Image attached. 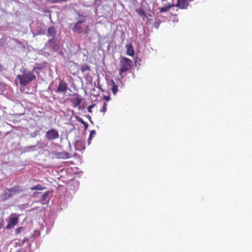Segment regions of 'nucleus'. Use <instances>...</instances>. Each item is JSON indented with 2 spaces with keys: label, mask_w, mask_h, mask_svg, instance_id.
<instances>
[{
  "label": "nucleus",
  "mask_w": 252,
  "mask_h": 252,
  "mask_svg": "<svg viewBox=\"0 0 252 252\" xmlns=\"http://www.w3.org/2000/svg\"><path fill=\"white\" fill-rule=\"evenodd\" d=\"M35 76L33 74V72L31 71L25 70L22 75L17 76V78L19 79L20 84L24 86H27L33 80L35 79Z\"/></svg>",
  "instance_id": "1"
},
{
  "label": "nucleus",
  "mask_w": 252,
  "mask_h": 252,
  "mask_svg": "<svg viewBox=\"0 0 252 252\" xmlns=\"http://www.w3.org/2000/svg\"><path fill=\"white\" fill-rule=\"evenodd\" d=\"M132 62L131 60L126 58L122 57L120 62V70L119 75L121 76V78H123L126 74H124L126 72L129 70L132 65Z\"/></svg>",
  "instance_id": "2"
},
{
  "label": "nucleus",
  "mask_w": 252,
  "mask_h": 252,
  "mask_svg": "<svg viewBox=\"0 0 252 252\" xmlns=\"http://www.w3.org/2000/svg\"><path fill=\"white\" fill-rule=\"evenodd\" d=\"M46 45L51 50L54 52H57L60 49V42L57 38L49 39L46 43Z\"/></svg>",
  "instance_id": "3"
},
{
  "label": "nucleus",
  "mask_w": 252,
  "mask_h": 252,
  "mask_svg": "<svg viewBox=\"0 0 252 252\" xmlns=\"http://www.w3.org/2000/svg\"><path fill=\"white\" fill-rule=\"evenodd\" d=\"M60 137L59 131L55 128H51L46 132L45 137L48 141L55 140Z\"/></svg>",
  "instance_id": "4"
},
{
  "label": "nucleus",
  "mask_w": 252,
  "mask_h": 252,
  "mask_svg": "<svg viewBox=\"0 0 252 252\" xmlns=\"http://www.w3.org/2000/svg\"><path fill=\"white\" fill-rule=\"evenodd\" d=\"M83 23L81 22H76L75 23H71L69 25V28L72 30L73 33L80 34L83 32Z\"/></svg>",
  "instance_id": "5"
},
{
  "label": "nucleus",
  "mask_w": 252,
  "mask_h": 252,
  "mask_svg": "<svg viewBox=\"0 0 252 252\" xmlns=\"http://www.w3.org/2000/svg\"><path fill=\"white\" fill-rule=\"evenodd\" d=\"M55 158L58 159H68L69 158V154L67 152H57L54 151L53 153Z\"/></svg>",
  "instance_id": "6"
},
{
  "label": "nucleus",
  "mask_w": 252,
  "mask_h": 252,
  "mask_svg": "<svg viewBox=\"0 0 252 252\" xmlns=\"http://www.w3.org/2000/svg\"><path fill=\"white\" fill-rule=\"evenodd\" d=\"M192 0H177V3L174 4L175 6L178 7L181 9H187L189 5V2Z\"/></svg>",
  "instance_id": "7"
},
{
  "label": "nucleus",
  "mask_w": 252,
  "mask_h": 252,
  "mask_svg": "<svg viewBox=\"0 0 252 252\" xmlns=\"http://www.w3.org/2000/svg\"><path fill=\"white\" fill-rule=\"evenodd\" d=\"M67 89V84L62 81H60L57 90L56 91L58 93H65Z\"/></svg>",
  "instance_id": "8"
},
{
  "label": "nucleus",
  "mask_w": 252,
  "mask_h": 252,
  "mask_svg": "<svg viewBox=\"0 0 252 252\" xmlns=\"http://www.w3.org/2000/svg\"><path fill=\"white\" fill-rule=\"evenodd\" d=\"M18 221V218L16 217L11 218L8 222L6 229H11L13 228Z\"/></svg>",
  "instance_id": "9"
},
{
  "label": "nucleus",
  "mask_w": 252,
  "mask_h": 252,
  "mask_svg": "<svg viewBox=\"0 0 252 252\" xmlns=\"http://www.w3.org/2000/svg\"><path fill=\"white\" fill-rule=\"evenodd\" d=\"M51 193L50 191H46L44 193L41 197L40 202L43 204H45L47 203L50 199V197L51 196Z\"/></svg>",
  "instance_id": "10"
},
{
  "label": "nucleus",
  "mask_w": 252,
  "mask_h": 252,
  "mask_svg": "<svg viewBox=\"0 0 252 252\" xmlns=\"http://www.w3.org/2000/svg\"><path fill=\"white\" fill-rule=\"evenodd\" d=\"M40 144V141H37L36 144L34 145H31L29 146H26L24 148V151L25 152H29L31 151H34L36 150L38 147V145Z\"/></svg>",
  "instance_id": "11"
},
{
  "label": "nucleus",
  "mask_w": 252,
  "mask_h": 252,
  "mask_svg": "<svg viewBox=\"0 0 252 252\" xmlns=\"http://www.w3.org/2000/svg\"><path fill=\"white\" fill-rule=\"evenodd\" d=\"M57 31L54 27H49L48 29V36H51L52 38H57L56 36Z\"/></svg>",
  "instance_id": "12"
},
{
  "label": "nucleus",
  "mask_w": 252,
  "mask_h": 252,
  "mask_svg": "<svg viewBox=\"0 0 252 252\" xmlns=\"http://www.w3.org/2000/svg\"><path fill=\"white\" fill-rule=\"evenodd\" d=\"M125 47L126 49V54L128 56H132L134 54V51L131 44H127Z\"/></svg>",
  "instance_id": "13"
},
{
  "label": "nucleus",
  "mask_w": 252,
  "mask_h": 252,
  "mask_svg": "<svg viewBox=\"0 0 252 252\" xmlns=\"http://www.w3.org/2000/svg\"><path fill=\"white\" fill-rule=\"evenodd\" d=\"M75 148L76 150H84L85 148V143L82 141L77 140L75 144Z\"/></svg>",
  "instance_id": "14"
},
{
  "label": "nucleus",
  "mask_w": 252,
  "mask_h": 252,
  "mask_svg": "<svg viewBox=\"0 0 252 252\" xmlns=\"http://www.w3.org/2000/svg\"><path fill=\"white\" fill-rule=\"evenodd\" d=\"M77 16L75 18L76 22H81V23H84L86 21V17L80 12H77Z\"/></svg>",
  "instance_id": "15"
},
{
  "label": "nucleus",
  "mask_w": 252,
  "mask_h": 252,
  "mask_svg": "<svg viewBox=\"0 0 252 252\" xmlns=\"http://www.w3.org/2000/svg\"><path fill=\"white\" fill-rule=\"evenodd\" d=\"M81 99L79 97L75 98L72 101V106L74 108L78 107L81 104Z\"/></svg>",
  "instance_id": "16"
},
{
  "label": "nucleus",
  "mask_w": 252,
  "mask_h": 252,
  "mask_svg": "<svg viewBox=\"0 0 252 252\" xmlns=\"http://www.w3.org/2000/svg\"><path fill=\"white\" fill-rule=\"evenodd\" d=\"M172 6H174V4L173 3L172 4H170L169 3L167 5H165L164 7L159 8V11L161 13L165 12L166 11H167Z\"/></svg>",
  "instance_id": "17"
},
{
  "label": "nucleus",
  "mask_w": 252,
  "mask_h": 252,
  "mask_svg": "<svg viewBox=\"0 0 252 252\" xmlns=\"http://www.w3.org/2000/svg\"><path fill=\"white\" fill-rule=\"evenodd\" d=\"M45 189H46L45 187H42L41 185L38 184V185L33 186V187H32L31 188V190H43Z\"/></svg>",
  "instance_id": "18"
},
{
  "label": "nucleus",
  "mask_w": 252,
  "mask_h": 252,
  "mask_svg": "<svg viewBox=\"0 0 252 252\" xmlns=\"http://www.w3.org/2000/svg\"><path fill=\"white\" fill-rule=\"evenodd\" d=\"M80 70L82 72L84 73L87 71H90V67L88 65H82L80 68Z\"/></svg>",
  "instance_id": "19"
},
{
  "label": "nucleus",
  "mask_w": 252,
  "mask_h": 252,
  "mask_svg": "<svg viewBox=\"0 0 252 252\" xmlns=\"http://www.w3.org/2000/svg\"><path fill=\"white\" fill-rule=\"evenodd\" d=\"M83 27H84V29H83V32L82 33L85 35L87 36L89 34L90 31L89 27L88 25H87V26H84V25Z\"/></svg>",
  "instance_id": "20"
},
{
  "label": "nucleus",
  "mask_w": 252,
  "mask_h": 252,
  "mask_svg": "<svg viewBox=\"0 0 252 252\" xmlns=\"http://www.w3.org/2000/svg\"><path fill=\"white\" fill-rule=\"evenodd\" d=\"M96 134V132H95V130H92L90 131V135H89V139H88V140H89V144L91 142V141L93 138V137Z\"/></svg>",
  "instance_id": "21"
},
{
  "label": "nucleus",
  "mask_w": 252,
  "mask_h": 252,
  "mask_svg": "<svg viewBox=\"0 0 252 252\" xmlns=\"http://www.w3.org/2000/svg\"><path fill=\"white\" fill-rule=\"evenodd\" d=\"M112 91L114 94H116L118 92V86L117 85L114 84L112 87Z\"/></svg>",
  "instance_id": "22"
},
{
  "label": "nucleus",
  "mask_w": 252,
  "mask_h": 252,
  "mask_svg": "<svg viewBox=\"0 0 252 252\" xmlns=\"http://www.w3.org/2000/svg\"><path fill=\"white\" fill-rule=\"evenodd\" d=\"M41 70V67H34L32 71H31V72H33V74H34V72L36 73L37 74H38L39 73L40 70Z\"/></svg>",
  "instance_id": "23"
},
{
  "label": "nucleus",
  "mask_w": 252,
  "mask_h": 252,
  "mask_svg": "<svg viewBox=\"0 0 252 252\" xmlns=\"http://www.w3.org/2000/svg\"><path fill=\"white\" fill-rule=\"evenodd\" d=\"M75 118L78 122H80L83 125H85L86 122L82 118L76 115L75 116Z\"/></svg>",
  "instance_id": "24"
},
{
  "label": "nucleus",
  "mask_w": 252,
  "mask_h": 252,
  "mask_svg": "<svg viewBox=\"0 0 252 252\" xmlns=\"http://www.w3.org/2000/svg\"><path fill=\"white\" fill-rule=\"evenodd\" d=\"M24 228L23 227H20L16 229V233L17 234L20 233L22 231H23Z\"/></svg>",
  "instance_id": "25"
},
{
  "label": "nucleus",
  "mask_w": 252,
  "mask_h": 252,
  "mask_svg": "<svg viewBox=\"0 0 252 252\" xmlns=\"http://www.w3.org/2000/svg\"><path fill=\"white\" fill-rule=\"evenodd\" d=\"M95 106V104H92L90 106H88L87 109H88V111L90 113H92V109Z\"/></svg>",
  "instance_id": "26"
},
{
  "label": "nucleus",
  "mask_w": 252,
  "mask_h": 252,
  "mask_svg": "<svg viewBox=\"0 0 252 252\" xmlns=\"http://www.w3.org/2000/svg\"><path fill=\"white\" fill-rule=\"evenodd\" d=\"M106 103H104L103 106L100 110V112L105 113L106 111Z\"/></svg>",
  "instance_id": "27"
},
{
  "label": "nucleus",
  "mask_w": 252,
  "mask_h": 252,
  "mask_svg": "<svg viewBox=\"0 0 252 252\" xmlns=\"http://www.w3.org/2000/svg\"><path fill=\"white\" fill-rule=\"evenodd\" d=\"M4 40L3 39L1 38L0 39V48L2 47L3 46L4 43Z\"/></svg>",
  "instance_id": "28"
},
{
  "label": "nucleus",
  "mask_w": 252,
  "mask_h": 252,
  "mask_svg": "<svg viewBox=\"0 0 252 252\" xmlns=\"http://www.w3.org/2000/svg\"><path fill=\"white\" fill-rule=\"evenodd\" d=\"M4 70V67L3 65L0 63V74Z\"/></svg>",
  "instance_id": "29"
},
{
  "label": "nucleus",
  "mask_w": 252,
  "mask_h": 252,
  "mask_svg": "<svg viewBox=\"0 0 252 252\" xmlns=\"http://www.w3.org/2000/svg\"><path fill=\"white\" fill-rule=\"evenodd\" d=\"M78 107L79 110H83L85 108V107L83 106H81L80 105V104L78 106Z\"/></svg>",
  "instance_id": "30"
},
{
  "label": "nucleus",
  "mask_w": 252,
  "mask_h": 252,
  "mask_svg": "<svg viewBox=\"0 0 252 252\" xmlns=\"http://www.w3.org/2000/svg\"><path fill=\"white\" fill-rule=\"evenodd\" d=\"M86 117L89 119V120L90 122L91 123H92V124H93V122L92 121V119H91V116H90V115H88L86 116Z\"/></svg>",
  "instance_id": "31"
},
{
  "label": "nucleus",
  "mask_w": 252,
  "mask_h": 252,
  "mask_svg": "<svg viewBox=\"0 0 252 252\" xmlns=\"http://www.w3.org/2000/svg\"><path fill=\"white\" fill-rule=\"evenodd\" d=\"M104 98L107 101L110 99L109 96H104Z\"/></svg>",
  "instance_id": "32"
},
{
  "label": "nucleus",
  "mask_w": 252,
  "mask_h": 252,
  "mask_svg": "<svg viewBox=\"0 0 252 252\" xmlns=\"http://www.w3.org/2000/svg\"><path fill=\"white\" fill-rule=\"evenodd\" d=\"M31 136L32 138H34L36 136V133L35 132H33L31 134Z\"/></svg>",
  "instance_id": "33"
},
{
  "label": "nucleus",
  "mask_w": 252,
  "mask_h": 252,
  "mask_svg": "<svg viewBox=\"0 0 252 252\" xmlns=\"http://www.w3.org/2000/svg\"><path fill=\"white\" fill-rule=\"evenodd\" d=\"M40 194V192H39L36 191V192H35L33 193V196L35 197V196H36V195H37V194Z\"/></svg>",
  "instance_id": "34"
},
{
  "label": "nucleus",
  "mask_w": 252,
  "mask_h": 252,
  "mask_svg": "<svg viewBox=\"0 0 252 252\" xmlns=\"http://www.w3.org/2000/svg\"><path fill=\"white\" fill-rule=\"evenodd\" d=\"M84 126V127H85V129L86 130L88 127V125L87 124V123H85V125H83Z\"/></svg>",
  "instance_id": "35"
},
{
  "label": "nucleus",
  "mask_w": 252,
  "mask_h": 252,
  "mask_svg": "<svg viewBox=\"0 0 252 252\" xmlns=\"http://www.w3.org/2000/svg\"><path fill=\"white\" fill-rule=\"evenodd\" d=\"M159 23H155V27L157 28V29H158V27H159Z\"/></svg>",
  "instance_id": "36"
},
{
  "label": "nucleus",
  "mask_w": 252,
  "mask_h": 252,
  "mask_svg": "<svg viewBox=\"0 0 252 252\" xmlns=\"http://www.w3.org/2000/svg\"><path fill=\"white\" fill-rule=\"evenodd\" d=\"M28 238H25V239L22 241V244H23L25 243V241H28Z\"/></svg>",
  "instance_id": "37"
},
{
  "label": "nucleus",
  "mask_w": 252,
  "mask_h": 252,
  "mask_svg": "<svg viewBox=\"0 0 252 252\" xmlns=\"http://www.w3.org/2000/svg\"><path fill=\"white\" fill-rule=\"evenodd\" d=\"M14 41H15L17 43H18V44H21V41H18V40H17V39H14Z\"/></svg>",
  "instance_id": "38"
},
{
  "label": "nucleus",
  "mask_w": 252,
  "mask_h": 252,
  "mask_svg": "<svg viewBox=\"0 0 252 252\" xmlns=\"http://www.w3.org/2000/svg\"><path fill=\"white\" fill-rule=\"evenodd\" d=\"M9 191H15V189H14V188H12L9 190Z\"/></svg>",
  "instance_id": "39"
},
{
  "label": "nucleus",
  "mask_w": 252,
  "mask_h": 252,
  "mask_svg": "<svg viewBox=\"0 0 252 252\" xmlns=\"http://www.w3.org/2000/svg\"><path fill=\"white\" fill-rule=\"evenodd\" d=\"M139 14H141V13H142L143 14L144 13V12L143 11H141L140 12H139Z\"/></svg>",
  "instance_id": "40"
},
{
  "label": "nucleus",
  "mask_w": 252,
  "mask_h": 252,
  "mask_svg": "<svg viewBox=\"0 0 252 252\" xmlns=\"http://www.w3.org/2000/svg\"><path fill=\"white\" fill-rule=\"evenodd\" d=\"M1 133V132L0 131V133Z\"/></svg>",
  "instance_id": "41"
}]
</instances>
